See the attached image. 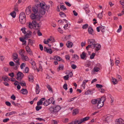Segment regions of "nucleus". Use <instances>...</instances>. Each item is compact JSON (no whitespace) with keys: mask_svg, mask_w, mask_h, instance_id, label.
Here are the masks:
<instances>
[{"mask_svg":"<svg viewBox=\"0 0 124 124\" xmlns=\"http://www.w3.org/2000/svg\"><path fill=\"white\" fill-rule=\"evenodd\" d=\"M38 6L40 7V9L39 13L42 15H44L46 13V10L47 8H49V6H46L45 5V3L44 2L40 3L39 2V3L36 4Z\"/></svg>","mask_w":124,"mask_h":124,"instance_id":"nucleus-1","label":"nucleus"},{"mask_svg":"<svg viewBox=\"0 0 124 124\" xmlns=\"http://www.w3.org/2000/svg\"><path fill=\"white\" fill-rule=\"evenodd\" d=\"M26 16L25 13L23 12L21 13L19 17V20L21 23L24 24L26 22Z\"/></svg>","mask_w":124,"mask_h":124,"instance_id":"nucleus-2","label":"nucleus"},{"mask_svg":"<svg viewBox=\"0 0 124 124\" xmlns=\"http://www.w3.org/2000/svg\"><path fill=\"white\" fill-rule=\"evenodd\" d=\"M90 117L89 116H87L81 119L80 120H76L74 121L71 123L72 124H80L88 120Z\"/></svg>","mask_w":124,"mask_h":124,"instance_id":"nucleus-3","label":"nucleus"},{"mask_svg":"<svg viewBox=\"0 0 124 124\" xmlns=\"http://www.w3.org/2000/svg\"><path fill=\"white\" fill-rule=\"evenodd\" d=\"M40 17V15L38 14H31L30 16V18L32 20L38 19Z\"/></svg>","mask_w":124,"mask_h":124,"instance_id":"nucleus-4","label":"nucleus"},{"mask_svg":"<svg viewBox=\"0 0 124 124\" xmlns=\"http://www.w3.org/2000/svg\"><path fill=\"white\" fill-rule=\"evenodd\" d=\"M17 77L16 79L18 80H21L23 78V74L21 72L19 71L17 74Z\"/></svg>","mask_w":124,"mask_h":124,"instance_id":"nucleus-5","label":"nucleus"},{"mask_svg":"<svg viewBox=\"0 0 124 124\" xmlns=\"http://www.w3.org/2000/svg\"><path fill=\"white\" fill-rule=\"evenodd\" d=\"M88 43L89 44L93 45V48H94L95 46L96 42L95 40L94 39H89L88 40Z\"/></svg>","mask_w":124,"mask_h":124,"instance_id":"nucleus-6","label":"nucleus"},{"mask_svg":"<svg viewBox=\"0 0 124 124\" xmlns=\"http://www.w3.org/2000/svg\"><path fill=\"white\" fill-rule=\"evenodd\" d=\"M102 100L100 99L99 101L97 103V107L98 108H100L102 107L104 105V103L101 102Z\"/></svg>","mask_w":124,"mask_h":124,"instance_id":"nucleus-7","label":"nucleus"},{"mask_svg":"<svg viewBox=\"0 0 124 124\" xmlns=\"http://www.w3.org/2000/svg\"><path fill=\"white\" fill-rule=\"evenodd\" d=\"M32 32L30 31H28L27 33L25 35L24 38L25 39L27 38H30L31 37V34Z\"/></svg>","mask_w":124,"mask_h":124,"instance_id":"nucleus-8","label":"nucleus"},{"mask_svg":"<svg viewBox=\"0 0 124 124\" xmlns=\"http://www.w3.org/2000/svg\"><path fill=\"white\" fill-rule=\"evenodd\" d=\"M37 6H35L34 7L32 8V10L33 12H34V13L38 14V6L37 5Z\"/></svg>","mask_w":124,"mask_h":124,"instance_id":"nucleus-9","label":"nucleus"},{"mask_svg":"<svg viewBox=\"0 0 124 124\" xmlns=\"http://www.w3.org/2000/svg\"><path fill=\"white\" fill-rule=\"evenodd\" d=\"M27 53L31 55L33 54L32 52L30 47L28 46H26L25 47Z\"/></svg>","mask_w":124,"mask_h":124,"instance_id":"nucleus-10","label":"nucleus"},{"mask_svg":"<svg viewBox=\"0 0 124 124\" xmlns=\"http://www.w3.org/2000/svg\"><path fill=\"white\" fill-rule=\"evenodd\" d=\"M88 31L89 34L92 35H93L94 34L93 32V30L91 27L89 26V27L88 29Z\"/></svg>","mask_w":124,"mask_h":124,"instance_id":"nucleus-11","label":"nucleus"},{"mask_svg":"<svg viewBox=\"0 0 124 124\" xmlns=\"http://www.w3.org/2000/svg\"><path fill=\"white\" fill-rule=\"evenodd\" d=\"M59 110H57L56 109H50L51 113L54 114L57 113Z\"/></svg>","mask_w":124,"mask_h":124,"instance_id":"nucleus-12","label":"nucleus"},{"mask_svg":"<svg viewBox=\"0 0 124 124\" xmlns=\"http://www.w3.org/2000/svg\"><path fill=\"white\" fill-rule=\"evenodd\" d=\"M100 98H97L96 99H93L91 101L92 103L94 104L96 103H97L98 102V101H99V100H100Z\"/></svg>","mask_w":124,"mask_h":124,"instance_id":"nucleus-13","label":"nucleus"},{"mask_svg":"<svg viewBox=\"0 0 124 124\" xmlns=\"http://www.w3.org/2000/svg\"><path fill=\"white\" fill-rule=\"evenodd\" d=\"M40 89L38 84H37L36 88V94H38L39 92Z\"/></svg>","mask_w":124,"mask_h":124,"instance_id":"nucleus-14","label":"nucleus"},{"mask_svg":"<svg viewBox=\"0 0 124 124\" xmlns=\"http://www.w3.org/2000/svg\"><path fill=\"white\" fill-rule=\"evenodd\" d=\"M95 50H96V51L99 50L101 48V46L99 44H95Z\"/></svg>","mask_w":124,"mask_h":124,"instance_id":"nucleus-15","label":"nucleus"},{"mask_svg":"<svg viewBox=\"0 0 124 124\" xmlns=\"http://www.w3.org/2000/svg\"><path fill=\"white\" fill-rule=\"evenodd\" d=\"M31 63L32 65V68L34 70H36L37 69V67L35 62H34V61H32Z\"/></svg>","mask_w":124,"mask_h":124,"instance_id":"nucleus-16","label":"nucleus"},{"mask_svg":"<svg viewBox=\"0 0 124 124\" xmlns=\"http://www.w3.org/2000/svg\"><path fill=\"white\" fill-rule=\"evenodd\" d=\"M116 121L117 124H124L123 123L124 122L123 120L121 118L116 119Z\"/></svg>","mask_w":124,"mask_h":124,"instance_id":"nucleus-17","label":"nucleus"},{"mask_svg":"<svg viewBox=\"0 0 124 124\" xmlns=\"http://www.w3.org/2000/svg\"><path fill=\"white\" fill-rule=\"evenodd\" d=\"M86 57V54L85 52H83L82 54L80 55V57L82 59H85V58Z\"/></svg>","mask_w":124,"mask_h":124,"instance_id":"nucleus-18","label":"nucleus"},{"mask_svg":"<svg viewBox=\"0 0 124 124\" xmlns=\"http://www.w3.org/2000/svg\"><path fill=\"white\" fill-rule=\"evenodd\" d=\"M21 57L22 60L24 61H28L29 60L28 57L27 56H25L23 55Z\"/></svg>","mask_w":124,"mask_h":124,"instance_id":"nucleus-19","label":"nucleus"},{"mask_svg":"<svg viewBox=\"0 0 124 124\" xmlns=\"http://www.w3.org/2000/svg\"><path fill=\"white\" fill-rule=\"evenodd\" d=\"M111 80L114 85L117 84L118 83V81L117 79L113 77H112V78Z\"/></svg>","mask_w":124,"mask_h":124,"instance_id":"nucleus-20","label":"nucleus"},{"mask_svg":"<svg viewBox=\"0 0 124 124\" xmlns=\"http://www.w3.org/2000/svg\"><path fill=\"white\" fill-rule=\"evenodd\" d=\"M53 59L58 61H60L62 59V58L58 56H56L54 57Z\"/></svg>","mask_w":124,"mask_h":124,"instance_id":"nucleus-21","label":"nucleus"},{"mask_svg":"<svg viewBox=\"0 0 124 124\" xmlns=\"http://www.w3.org/2000/svg\"><path fill=\"white\" fill-rule=\"evenodd\" d=\"M21 93L23 94H26L28 92L27 90L26 89H23L21 90Z\"/></svg>","mask_w":124,"mask_h":124,"instance_id":"nucleus-22","label":"nucleus"},{"mask_svg":"<svg viewBox=\"0 0 124 124\" xmlns=\"http://www.w3.org/2000/svg\"><path fill=\"white\" fill-rule=\"evenodd\" d=\"M79 112L78 109H74L72 111V114L73 115H75L78 114Z\"/></svg>","mask_w":124,"mask_h":124,"instance_id":"nucleus-23","label":"nucleus"},{"mask_svg":"<svg viewBox=\"0 0 124 124\" xmlns=\"http://www.w3.org/2000/svg\"><path fill=\"white\" fill-rule=\"evenodd\" d=\"M28 27L31 29H32L34 28V26L31 22H29L28 24L27 25Z\"/></svg>","mask_w":124,"mask_h":124,"instance_id":"nucleus-24","label":"nucleus"},{"mask_svg":"<svg viewBox=\"0 0 124 124\" xmlns=\"http://www.w3.org/2000/svg\"><path fill=\"white\" fill-rule=\"evenodd\" d=\"M73 45V43L71 42H70V41H68V44H66V45H67V47L68 48H71L72 46Z\"/></svg>","mask_w":124,"mask_h":124,"instance_id":"nucleus-25","label":"nucleus"},{"mask_svg":"<svg viewBox=\"0 0 124 124\" xmlns=\"http://www.w3.org/2000/svg\"><path fill=\"white\" fill-rule=\"evenodd\" d=\"M28 78L29 79V80L31 82H33L34 80L33 77V76L31 75H30L28 76Z\"/></svg>","mask_w":124,"mask_h":124,"instance_id":"nucleus-26","label":"nucleus"},{"mask_svg":"<svg viewBox=\"0 0 124 124\" xmlns=\"http://www.w3.org/2000/svg\"><path fill=\"white\" fill-rule=\"evenodd\" d=\"M24 53V50L23 49H21L19 51V53L21 57L24 55L23 53Z\"/></svg>","mask_w":124,"mask_h":124,"instance_id":"nucleus-27","label":"nucleus"},{"mask_svg":"<svg viewBox=\"0 0 124 124\" xmlns=\"http://www.w3.org/2000/svg\"><path fill=\"white\" fill-rule=\"evenodd\" d=\"M13 60L15 62H16V64H18V65L20 64L19 62V60L18 58H14Z\"/></svg>","mask_w":124,"mask_h":124,"instance_id":"nucleus-28","label":"nucleus"},{"mask_svg":"<svg viewBox=\"0 0 124 124\" xmlns=\"http://www.w3.org/2000/svg\"><path fill=\"white\" fill-rule=\"evenodd\" d=\"M85 7L84 8V9L85 10L86 13L87 12L88 13L89 12L88 8V5L87 4H85Z\"/></svg>","mask_w":124,"mask_h":124,"instance_id":"nucleus-29","label":"nucleus"},{"mask_svg":"<svg viewBox=\"0 0 124 124\" xmlns=\"http://www.w3.org/2000/svg\"><path fill=\"white\" fill-rule=\"evenodd\" d=\"M31 12V10L29 8H27L26 9V14L27 15H29L30 14Z\"/></svg>","mask_w":124,"mask_h":124,"instance_id":"nucleus-30","label":"nucleus"},{"mask_svg":"<svg viewBox=\"0 0 124 124\" xmlns=\"http://www.w3.org/2000/svg\"><path fill=\"white\" fill-rule=\"evenodd\" d=\"M60 9L62 10H64L67 9L63 5H60Z\"/></svg>","mask_w":124,"mask_h":124,"instance_id":"nucleus-31","label":"nucleus"},{"mask_svg":"<svg viewBox=\"0 0 124 124\" xmlns=\"http://www.w3.org/2000/svg\"><path fill=\"white\" fill-rule=\"evenodd\" d=\"M54 99V98L52 97L50 98L49 99L47 100H46L47 101H48V103H49V104H50L52 103Z\"/></svg>","mask_w":124,"mask_h":124,"instance_id":"nucleus-32","label":"nucleus"},{"mask_svg":"<svg viewBox=\"0 0 124 124\" xmlns=\"http://www.w3.org/2000/svg\"><path fill=\"white\" fill-rule=\"evenodd\" d=\"M100 26V30L101 31H102L103 33L105 31V27L104 26Z\"/></svg>","mask_w":124,"mask_h":124,"instance_id":"nucleus-33","label":"nucleus"},{"mask_svg":"<svg viewBox=\"0 0 124 124\" xmlns=\"http://www.w3.org/2000/svg\"><path fill=\"white\" fill-rule=\"evenodd\" d=\"M44 40L45 41L44 42V43L45 44H47L49 42V41H51L52 40V39L51 38L48 39L46 41L45 39Z\"/></svg>","mask_w":124,"mask_h":124,"instance_id":"nucleus-34","label":"nucleus"},{"mask_svg":"<svg viewBox=\"0 0 124 124\" xmlns=\"http://www.w3.org/2000/svg\"><path fill=\"white\" fill-rule=\"evenodd\" d=\"M59 15L61 17H64L66 16V15L62 12L60 13Z\"/></svg>","mask_w":124,"mask_h":124,"instance_id":"nucleus-35","label":"nucleus"},{"mask_svg":"<svg viewBox=\"0 0 124 124\" xmlns=\"http://www.w3.org/2000/svg\"><path fill=\"white\" fill-rule=\"evenodd\" d=\"M39 28V24L38 23L36 24V25L34 26L33 29H34L38 30Z\"/></svg>","mask_w":124,"mask_h":124,"instance_id":"nucleus-36","label":"nucleus"},{"mask_svg":"<svg viewBox=\"0 0 124 124\" xmlns=\"http://www.w3.org/2000/svg\"><path fill=\"white\" fill-rule=\"evenodd\" d=\"M2 78L3 79L4 81H8L10 80V79L7 76H6L5 77Z\"/></svg>","mask_w":124,"mask_h":124,"instance_id":"nucleus-37","label":"nucleus"},{"mask_svg":"<svg viewBox=\"0 0 124 124\" xmlns=\"http://www.w3.org/2000/svg\"><path fill=\"white\" fill-rule=\"evenodd\" d=\"M16 14V12L14 11L10 13V15L13 18H15V17Z\"/></svg>","mask_w":124,"mask_h":124,"instance_id":"nucleus-38","label":"nucleus"},{"mask_svg":"<svg viewBox=\"0 0 124 124\" xmlns=\"http://www.w3.org/2000/svg\"><path fill=\"white\" fill-rule=\"evenodd\" d=\"M21 85L22 86H26V84L25 82L23 81L21 82L20 83Z\"/></svg>","mask_w":124,"mask_h":124,"instance_id":"nucleus-39","label":"nucleus"},{"mask_svg":"<svg viewBox=\"0 0 124 124\" xmlns=\"http://www.w3.org/2000/svg\"><path fill=\"white\" fill-rule=\"evenodd\" d=\"M28 41L29 44L31 46H32L33 42V41L30 39H29Z\"/></svg>","mask_w":124,"mask_h":124,"instance_id":"nucleus-40","label":"nucleus"},{"mask_svg":"<svg viewBox=\"0 0 124 124\" xmlns=\"http://www.w3.org/2000/svg\"><path fill=\"white\" fill-rule=\"evenodd\" d=\"M93 70V71L94 72H97L100 70V69L99 68L95 67L94 68Z\"/></svg>","mask_w":124,"mask_h":124,"instance_id":"nucleus-41","label":"nucleus"},{"mask_svg":"<svg viewBox=\"0 0 124 124\" xmlns=\"http://www.w3.org/2000/svg\"><path fill=\"white\" fill-rule=\"evenodd\" d=\"M88 25L87 24H86L83 25L82 26V28L83 29H85L87 28L88 27Z\"/></svg>","mask_w":124,"mask_h":124,"instance_id":"nucleus-42","label":"nucleus"},{"mask_svg":"<svg viewBox=\"0 0 124 124\" xmlns=\"http://www.w3.org/2000/svg\"><path fill=\"white\" fill-rule=\"evenodd\" d=\"M49 104V103L48 102V101L46 100L44 102L43 105L45 106H46L48 105Z\"/></svg>","mask_w":124,"mask_h":124,"instance_id":"nucleus-43","label":"nucleus"},{"mask_svg":"<svg viewBox=\"0 0 124 124\" xmlns=\"http://www.w3.org/2000/svg\"><path fill=\"white\" fill-rule=\"evenodd\" d=\"M93 46H92L91 45H89L86 47V49L87 50L89 48H92L93 49H94V48H93Z\"/></svg>","mask_w":124,"mask_h":124,"instance_id":"nucleus-44","label":"nucleus"},{"mask_svg":"<svg viewBox=\"0 0 124 124\" xmlns=\"http://www.w3.org/2000/svg\"><path fill=\"white\" fill-rule=\"evenodd\" d=\"M117 78L118 79V81H121L122 80V78L121 76L118 74L117 75Z\"/></svg>","mask_w":124,"mask_h":124,"instance_id":"nucleus-45","label":"nucleus"},{"mask_svg":"<svg viewBox=\"0 0 124 124\" xmlns=\"http://www.w3.org/2000/svg\"><path fill=\"white\" fill-rule=\"evenodd\" d=\"M122 29V26L121 25H120L119 26V29L117 30V32H119L121 31Z\"/></svg>","mask_w":124,"mask_h":124,"instance_id":"nucleus-46","label":"nucleus"},{"mask_svg":"<svg viewBox=\"0 0 124 124\" xmlns=\"http://www.w3.org/2000/svg\"><path fill=\"white\" fill-rule=\"evenodd\" d=\"M95 53H93L90 56V58L91 59H93L95 56Z\"/></svg>","mask_w":124,"mask_h":124,"instance_id":"nucleus-47","label":"nucleus"},{"mask_svg":"<svg viewBox=\"0 0 124 124\" xmlns=\"http://www.w3.org/2000/svg\"><path fill=\"white\" fill-rule=\"evenodd\" d=\"M103 12V11H102L101 13L99 14H98V17L100 19H101L102 18V12Z\"/></svg>","mask_w":124,"mask_h":124,"instance_id":"nucleus-48","label":"nucleus"},{"mask_svg":"<svg viewBox=\"0 0 124 124\" xmlns=\"http://www.w3.org/2000/svg\"><path fill=\"white\" fill-rule=\"evenodd\" d=\"M26 64L25 63H22L20 66V68L21 69H23V67H25V66Z\"/></svg>","mask_w":124,"mask_h":124,"instance_id":"nucleus-49","label":"nucleus"},{"mask_svg":"<svg viewBox=\"0 0 124 124\" xmlns=\"http://www.w3.org/2000/svg\"><path fill=\"white\" fill-rule=\"evenodd\" d=\"M64 66L62 65H59L58 68L59 70H63V69Z\"/></svg>","mask_w":124,"mask_h":124,"instance_id":"nucleus-50","label":"nucleus"},{"mask_svg":"<svg viewBox=\"0 0 124 124\" xmlns=\"http://www.w3.org/2000/svg\"><path fill=\"white\" fill-rule=\"evenodd\" d=\"M13 56L14 58H18V55L16 53H14L13 54Z\"/></svg>","mask_w":124,"mask_h":124,"instance_id":"nucleus-51","label":"nucleus"},{"mask_svg":"<svg viewBox=\"0 0 124 124\" xmlns=\"http://www.w3.org/2000/svg\"><path fill=\"white\" fill-rule=\"evenodd\" d=\"M67 86V84H64L63 86V88L66 90H67L68 89Z\"/></svg>","mask_w":124,"mask_h":124,"instance_id":"nucleus-52","label":"nucleus"},{"mask_svg":"<svg viewBox=\"0 0 124 124\" xmlns=\"http://www.w3.org/2000/svg\"><path fill=\"white\" fill-rule=\"evenodd\" d=\"M96 87L97 88H101L103 87L102 85L98 84H96Z\"/></svg>","mask_w":124,"mask_h":124,"instance_id":"nucleus-53","label":"nucleus"},{"mask_svg":"<svg viewBox=\"0 0 124 124\" xmlns=\"http://www.w3.org/2000/svg\"><path fill=\"white\" fill-rule=\"evenodd\" d=\"M69 75H67L65 76L64 77V80H69Z\"/></svg>","mask_w":124,"mask_h":124,"instance_id":"nucleus-54","label":"nucleus"},{"mask_svg":"<svg viewBox=\"0 0 124 124\" xmlns=\"http://www.w3.org/2000/svg\"><path fill=\"white\" fill-rule=\"evenodd\" d=\"M11 103L13 104L14 106H18L20 105V104H16L15 102H14V101H11Z\"/></svg>","mask_w":124,"mask_h":124,"instance_id":"nucleus-55","label":"nucleus"},{"mask_svg":"<svg viewBox=\"0 0 124 124\" xmlns=\"http://www.w3.org/2000/svg\"><path fill=\"white\" fill-rule=\"evenodd\" d=\"M43 102L40 101V100L37 103V105L38 106H39L42 105Z\"/></svg>","mask_w":124,"mask_h":124,"instance_id":"nucleus-56","label":"nucleus"},{"mask_svg":"<svg viewBox=\"0 0 124 124\" xmlns=\"http://www.w3.org/2000/svg\"><path fill=\"white\" fill-rule=\"evenodd\" d=\"M31 23L33 24V25L34 26L36 25V24H38L36 22V20H34L32 21Z\"/></svg>","mask_w":124,"mask_h":124,"instance_id":"nucleus-57","label":"nucleus"},{"mask_svg":"<svg viewBox=\"0 0 124 124\" xmlns=\"http://www.w3.org/2000/svg\"><path fill=\"white\" fill-rule=\"evenodd\" d=\"M9 64L10 66H13L15 65V64L13 62L11 61L9 62Z\"/></svg>","mask_w":124,"mask_h":124,"instance_id":"nucleus-58","label":"nucleus"},{"mask_svg":"<svg viewBox=\"0 0 124 124\" xmlns=\"http://www.w3.org/2000/svg\"><path fill=\"white\" fill-rule=\"evenodd\" d=\"M8 75L9 76H10L12 78H13L15 76L14 73L13 72L9 73L8 74Z\"/></svg>","mask_w":124,"mask_h":124,"instance_id":"nucleus-59","label":"nucleus"},{"mask_svg":"<svg viewBox=\"0 0 124 124\" xmlns=\"http://www.w3.org/2000/svg\"><path fill=\"white\" fill-rule=\"evenodd\" d=\"M71 67L73 69H75L77 68V66L76 65L74 64H72L71 65Z\"/></svg>","mask_w":124,"mask_h":124,"instance_id":"nucleus-60","label":"nucleus"},{"mask_svg":"<svg viewBox=\"0 0 124 124\" xmlns=\"http://www.w3.org/2000/svg\"><path fill=\"white\" fill-rule=\"evenodd\" d=\"M47 52L49 54H51L52 53V50L51 49H48Z\"/></svg>","mask_w":124,"mask_h":124,"instance_id":"nucleus-61","label":"nucleus"},{"mask_svg":"<svg viewBox=\"0 0 124 124\" xmlns=\"http://www.w3.org/2000/svg\"><path fill=\"white\" fill-rule=\"evenodd\" d=\"M100 99L102 100V102L104 103L106 100V98L105 97H102Z\"/></svg>","mask_w":124,"mask_h":124,"instance_id":"nucleus-62","label":"nucleus"},{"mask_svg":"<svg viewBox=\"0 0 124 124\" xmlns=\"http://www.w3.org/2000/svg\"><path fill=\"white\" fill-rule=\"evenodd\" d=\"M11 99L15 100H16V97L14 94H13L11 97Z\"/></svg>","mask_w":124,"mask_h":124,"instance_id":"nucleus-63","label":"nucleus"},{"mask_svg":"<svg viewBox=\"0 0 124 124\" xmlns=\"http://www.w3.org/2000/svg\"><path fill=\"white\" fill-rule=\"evenodd\" d=\"M74 57L76 59V60L79 59V57L78 56L77 54H74Z\"/></svg>","mask_w":124,"mask_h":124,"instance_id":"nucleus-64","label":"nucleus"}]
</instances>
